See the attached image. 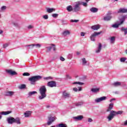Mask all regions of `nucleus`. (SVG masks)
<instances>
[{"label":"nucleus","instance_id":"16","mask_svg":"<svg viewBox=\"0 0 127 127\" xmlns=\"http://www.w3.org/2000/svg\"><path fill=\"white\" fill-rule=\"evenodd\" d=\"M70 32H69V30H65L62 33V35L63 36H68V35H69V34H70Z\"/></svg>","mask_w":127,"mask_h":127},{"label":"nucleus","instance_id":"17","mask_svg":"<svg viewBox=\"0 0 127 127\" xmlns=\"http://www.w3.org/2000/svg\"><path fill=\"white\" fill-rule=\"evenodd\" d=\"M14 94V92L13 91H7L6 92L5 95L7 97H11L13 96Z\"/></svg>","mask_w":127,"mask_h":127},{"label":"nucleus","instance_id":"7","mask_svg":"<svg viewBox=\"0 0 127 127\" xmlns=\"http://www.w3.org/2000/svg\"><path fill=\"white\" fill-rule=\"evenodd\" d=\"M80 4L77 2L73 6V12H78V11H80Z\"/></svg>","mask_w":127,"mask_h":127},{"label":"nucleus","instance_id":"52","mask_svg":"<svg viewBox=\"0 0 127 127\" xmlns=\"http://www.w3.org/2000/svg\"><path fill=\"white\" fill-rule=\"evenodd\" d=\"M85 34H86V33H84V32H81L80 33V36H85Z\"/></svg>","mask_w":127,"mask_h":127},{"label":"nucleus","instance_id":"8","mask_svg":"<svg viewBox=\"0 0 127 127\" xmlns=\"http://www.w3.org/2000/svg\"><path fill=\"white\" fill-rule=\"evenodd\" d=\"M51 45V46L46 48V49H47V52H50V51H51V49H53L54 51H56V48L55 47V45L52 44Z\"/></svg>","mask_w":127,"mask_h":127},{"label":"nucleus","instance_id":"25","mask_svg":"<svg viewBox=\"0 0 127 127\" xmlns=\"http://www.w3.org/2000/svg\"><path fill=\"white\" fill-rule=\"evenodd\" d=\"M121 85H122V83L119 81H117L113 83V86H114V87H120Z\"/></svg>","mask_w":127,"mask_h":127},{"label":"nucleus","instance_id":"57","mask_svg":"<svg viewBox=\"0 0 127 127\" xmlns=\"http://www.w3.org/2000/svg\"><path fill=\"white\" fill-rule=\"evenodd\" d=\"M113 101H116V99L113 98V99L110 100V102H113Z\"/></svg>","mask_w":127,"mask_h":127},{"label":"nucleus","instance_id":"53","mask_svg":"<svg viewBox=\"0 0 127 127\" xmlns=\"http://www.w3.org/2000/svg\"><path fill=\"white\" fill-rule=\"evenodd\" d=\"M7 46H8V44H5L4 45H3V48H6V47H7Z\"/></svg>","mask_w":127,"mask_h":127},{"label":"nucleus","instance_id":"33","mask_svg":"<svg viewBox=\"0 0 127 127\" xmlns=\"http://www.w3.org/2000/svg\"><path fill=\"white\" fill-rule=\"evenodd\" d=\"M35 94H37V92L36 91H31L28 93V96L30 97L32 96V95H35Z\"/></svg>","mask_w":127,"mask_h":127},{"label":"nucleus","instance_id":"62","mask_svg":"<svg viewBox=\"0 0 127 127\" xmlns=\"http://www.w3.org/2000/svg\"><path fill=\"white\" fill-rule=\"evenodd\" d=\"M46 108H50V105H47V106H46Z\"/></svg>","mask_w":127,"mask_h":127},{"label":"nucleus","instance_id":"6","mask_svg":"<svg viewBox=\"0 0 127 127\" xmlns=\"http://www.w3.org/2000/svg\"><path fill=\"white\" fill-rule=\"evenodd\" d=\"M102 31L100 32H95L94 33H93L91 36H90V39L91 41H95V38H96V37L97 36V35H100L101 33H102Z\"/></svg>","mask_w":127,"mask_h":127},{"label":"nucleus","instance_id":"18","mask_svg":"<svg viewBox=\"0 0 127 127\" xmlns=\"http://www.w3.org/2000/svg\"><path fill=\"white\" fill-rule=\"evenodd\" d=\"M91 29L93 30H98L100 29V25H95L91 27Z\"/></svg>","mask_w":127,"mask_h":127},{"label":"nucleus","instance_id":"30","mask_svg":"<svg viewBox=\"0 0 127 127\" xmlns=\"http://www.w3.org/2000/svg\"><path fill=\"white\" fill-rule=\"evenodd\" d=\"M91 91L92 93H98L100 91V88H92Z\"/></svg>","mask_w":127,"mask_h":127},{"label":"nucleus","instance_id":"48","mask_svg":"<svg viewBox=\"0 0 127 127\" xmlns=\"http://www.w3.org/2000/svg\"><path fill=\"white\" fill-rule=\"evenodd\" d=\"M52 123H53V122H52V121H49L48 120V121L47 122L48 126H50V125H51L52 124Z\"/></svg>","mask_w":127,"mask_h":127},{"label":"nucleus","instance_id":"50","mask_svg":"<svg viewBox=\"0 0 127 127\" xmlns=\"http://www.w3.org/2000/svg\"><path fill=\"white\" fill-rule=\"evenodd\" d=\"M66 78L67 79H71V76H70V75L69 74H66Z\"/></svg>","mask_w":127,"mask_h":127},{"label":"nucleus","instance_id":"55","mask_svg":"<svg viewBox=\"0 0 127 127\" xmlns=\"http://www.w3.org/2000/svg\"><path fill=\"white\" fill-rule=\"evenodd\" d=\"M124 126H127V120L124 122Z\"/></svg>","mask_w":127,"mask_h":127},{"label":"nucleus","instance_id":"38","mask_svg":"<svg viewBox=\"0 0 127 127\" xmlns=\"http://www.w3.org/2000/svg\"><path fill=\"white\" fill-rule=\"evenodd\" d=\"M82 65H86L87 64V61H86V59L83 58L82 59Z\"/></svg>","mask_w":127,"mask_h":127},{"label":"nucleus","instance_id":"15","mask_svg":"<svg viewBox=\"0 0 127 127\" xmlns=\"http://www.w3.org/2000/svg\"><path fill=\"white\" fill-rule=\"evenodd\" d=\"M117 12L118 13H126L127 12V9L125 8H120Z\"/></svg>","mask_w":127,"mask_h":127},{"label":"nucleus","instance_id":"10","mask_svg":"<svg viewBox=\"0 0 127 127\" xmlns=\"http://www.w3.org/2000/svg\"><path fill=\"white\" fill-rule=\"evenodd\" d=\"M105 100H107V97L103 96L95 99V103H100V102H103V101H105Z\"/></svg>","mask_w":127,"mask_h":127},{"label":"nucleus","instance_id":"45","mask_svg":"<svg viewBox=\"0 0 127 127\" xmlns=\"http://www.w3.org/2000/svg\"><path fill=\"white\" fill-rule=\"evenodd\" d=\"M43 18L44 19H48V15H44L43 16Z\"/></svg>","mask_w":127,"mask_h":127},{"label":"nucleus","instance_id":"26","mask_svg":"<svg viewBox=\"0 0 127 127\" xmlns=\"http://www.w3.org/2000/svg\"><path fill=\"white\" fill-rule=\"evenodd\" d=\"M53 11H55V9L49 7L47 8V12L49 13H51V12H53Z\"/></svg>","mask_w":127,"mask_h":127},{"label":"nucleus","instance_id":"3","mask_svg":"<svg viewBox=\"0 0 127 127\" xmlns=\"http://www.w3.org/2000/svg\"><path fill=\"white\" fill-rule=\"evenodd\" d=\"M7 122L10 125H12L14 123L17 124V125H20V119L18 117L16 119L13 117H9L7 119Z\"/></svg>","mask_w":127,"mask_h":127},{"label":"nucleus","instance_id":"61","mask_svg":"<svg viewBox=\"0 0 127 127\" xmlns=\"http://www.w3.org/2000/svg\"><path fill=\"white\" fill-rule=\"evenodd\" d=\"M76 54H77V55H80V52H77Z\"/></svg>","mask_w":127,"mask_h":127},{"label":"nucleus","instance_id":"27","mask_svg":"<svg viewBox=\"0 0 127 127\" xmlns=\"http://www.w3.org/2000/svg\"><path fill=\"white\" fill-rule=\"evenodd\" d=\"M121 31L124 32V35H127V28H125L124 27H122L121 28Z\"/></svg>","mask_w":127,"mask_h":127},{"label":"nucleus","instance_id":"34","mask_svg":"<svg viewBox=\"0 0 127 127\" xmlns=\"http://www.w3.org/2000/svg\"><path fill=\"white\" fill-rule=\"evenodd\" d=\"M25 88H26V85L25 84H21L20 86H19V89L20 90L25 89Z\"/></svg>","mask_w":127,"mask_h":127},{"label":"nucleus","instance_id":"13","mask_svg":"<svg viewBox=\"0 0 127 127\" xmlns=\"http://www.w3.org/2000/svg\"><path fill=\"white\" fill-rule=\"evenodd\" d=\"M112 16H111V15L108 14L106 16L104 17V20H105V21H110V20H111V19H112Z\"/></svg>","mask_w":127,"mask_h":127},{"label":"nucleus","instance_id":"21","mask_svg":"<svg viewBox=\"0 0 127 127\" xmlns=\"http://www.w3.org/2000/svg\"><path fill=\"white\" fill-rule=\"evenodd\" d=\"M9 114H11V111H2L0 112V115H3L4 116H6V115H9Z\"/></svg>","mask_w":127,"mask_h":127},{"label":"nucleus","instance_id":"56","mask_svg":"<svg viewBox=\"0 0 127 127\" xmlns=\"http://www.w3.org/2000/svg\"><path fill=\"white\" fill-rule=\"evenodd\" d=\"M14 2H19L20 0H14Z\"/></svg>","mask_w":127,"mask_h":127},{"label":"nucleus","instance_id":"19","mask_svg":"<svg viewBox=\"0 0 127 127\" xmlns=\"http://www.w3.org/2000/svg\"><path fill=\"white\" fill-rule=\"evenodd\" d=\"M90 10L91 12H93V13H95L96 12H98V10H99V9L95 7H92L90 8Z\"/></svg>","mask_w":127,"mask_h":127},{"label":"nucleus","instance_id":"20","mask_svg":"<svg viewBox=\"0 0 127 127\" xmlns=\"http://www.w3.org/2000/svg\"><path fill=\"white\" fill-rule=\"evenodd\" d=\"M66 10H67L68 12H71V11H73V12H74L73 8V6H72V5H69L67 6Z\"/></svg>","mask_w":127,"mask_h":127},{"label":"nucleus","instance_id":"24","mask_svg":"<svg viewBox=\"0 0 127 127\" xmlns=\"http://www.w3.org/2000/svg\"><path fill=\"white\" fill-rule=\"evenodd\" d=\"M28 46H31V47H34L35 46L36 48H40L41 47V45L38 44H32L29 45Z\"/></svg>","mask_w":127,"mask_h":127},{"label":"nucleus","instance_id":"36","mask_svg":"<svg viewBox=\"0 0 127 127\" xmlns=\"http://www.w3.org/2000/svg\"><path fill=\"white\" fill-rule=\"evenodd\" d=\"M74 85H80V86H82V85H84V83L80 82H74L73 83Z\"/></svg>","mask_w":127,"mask_h":127},{"label":"nucleus","instance_id":"14","mask_svg":"<svg viewBox=\"0 0 127 127\" xmlns=\"http://www.w3.org/2000/svg\"><path fill=\"white\" fill-rule=\"evenodd\" d=\"M74 121H82V119H84V117L82 115H79L76 117H73Z\"/></svg>","mask_w":127,"mask_h":127},{"label":"nucleus","instance_id":"43","mask_svg":"<svg viewBox=\"0 0 127 127\" xmlns=\"http://www.w3.org/2000/svg\"><path fill=\"white\" fill-rule=\"evenodd\" d=\"M53 17H54V18H56V17H58V14L54 13L52 14Z\"/></svg>","mask_w":127,"mask_h":127},{"label":"nucleus","instance_id":"32","mask_svg":"<svg viewBox=\"0 0 127 127\" xmlns=\"http://www.w3.org/2000/svg\"><path fill=\"white\" fill-rule=\"evenodd\" d=\"M12 24H13V25H14V26H15V27H17V28H20V27H19V25L18 24V23L15 22H12Z\"/></svg>","mask_w":127,"mask_h":127},{"label":"nucleus","instance_id":"5","mask_svg":"<svg viewBox=\"0 0 127 127\" xmlns=\"http://www.w3.org/2000/svg\"><path fill=\"white\" fill-rule=\"evenodd\" d=\"M126 18H127V15L123 16L122 18L120 19V22L119 23H115L112 25V27H113V28H119V25H121V24H123V23H124V22H125V20H126Z\"/></svg>","mask_w":127,"mask_h":127},{"label":"nucleus","instance_id":"54","mask_svg":"<svg viewBox=\"0 0 127 127\" xmlns=\"http://www.w3.org/2000/svg\"><path fill=\"white\" fill-rule=\"evenodd\" d=\"M33 28V27L32 26V25H29V26H28V27H27V28L28 29H32Z\"/></svg>","mask_w":127,"mask_h":127},{"label":"nucleus","instance_id":"28","mask_svg":"<svg viewBox=\"0 0 127 127\" xmlns=\"http://www.w3.org/2000/svg\"><path fill=\"white\" fill-rule=\"evenodd\" d=\"M102 50V44L99 43L98 48V49L96 51V53H100L101 52V50Z\"/></svg>","mask_w":127,"mask_h":127},{"label":"nucleus","instance_id":"49","mask_svg":"<svg viewBox=\"0 0 127 127\" xmlns=\"http://www.w3.org/2000/svg\"><path fill=\"white\" fill-rule=\"evenodd\" d=\"M65 60V58H64L63 57H60V61H64Z\"/></svg>","mask_w":127,"mask_h":127},{"label":"nucleus","instance_id":"23","mask_svg":"<svg viewBox=\"0 0 127 127\" xmlns=\"http://www.w3.org/2000/svg\"><path fill=\"white\" fill-rule=\"evenodd\" d=\"M113 108H114V103H110L106 112H111V110H113Z\"/></svg>","mask_w":127,"mask_h":127},{"label":"nucleus","instance_id":"4","mask_svg":"<svg viewBox=\"0 0 127 127\" xmlns=\"http://www.w3.org/2000/svg\"><path fill=\"white\" fill-rule=\"evenodd\" d=\"M41 79H42V76L40 75H35L30 77L29 81L31 82V85H35V82H37V81H39V80H41Z\"/></svg>","mask_w":127,"mask_h":127},{"label":"nucleus","instance_id":"40","mask_svg":"<svg viewBox=\"0 0 127 127\" xmlns=\"http://www.w3.org/2000/svg\"><path fill=\"white\" fill-rule=\"evenodd\" d=\"M83 105V102H78L75 104L76 107H80V106H82Z\"/></svg>","mask_w":127,"mask_h":127},{"label":"nucleus","instance_id":"46","mask_svg":"<svg viewBox=\"0 0 127 127\" xmlns=\"http://www.w3.org/2000/svg\"><path fill=\"white\" fill-rule=\"evenodd\" d=\"M30 74L28 72H24L23 73V76H29Z\"/></svg>","mask_w":127,"mask_h":127},{"label":"nucleus","instance_id":"37","mask_svg":"<svg viewBox=\"0 0 127 127\" xmlns=\"http://www.w3.org/2000/svg\"><path fill=\"white\" fill-rule=\"evenodd\" d=\"M48 121L53 123V122L55 121V119L54 118V117H49Z\"/></svg>","mask_w":127,"mask_h":127},{"label":"nucleus","instance_id":"42","mask_svg":"<svg viewBox=\"0 0 127 127\" xmlns=\"http://www.w3.org/2000/svg\"><path fill=\"white\" fill-rule=\"evenodd\" d=\"M0 9L2 11H3L4 10H5L6 9V6H2L1 7Z\"/></svg>","mask_w":127,"mask_h":127},{"label":"nucleus","instance_id":"11","mask_svg":"<svg viewBox=\"0 0 127 127\" xmlns=\"http://www.w3.org/2000/svg\"><path fill=\"white\" fill-rule=\"evenodd\" d=\"M6 72L8 73V74L11 75V76H15L17 75V72H16L15 71H13L11 69L7 70Z\"/></svg>","mask_w":127,"mask_h":127},{"label":"nucleus","instance_id":"1","mask_svg":"<svg viewBox=\"0 0 127 127\" xmlns=\"http://www.w3.org/2000/svg\"><path fill=\"white\" fill-rule=\"evenodd\" d=\"M47 92V89H46V86H45V85L41 86L39 89V93L41 95L38 97L39 100H43V99H45V97L47 96V95H46Z\"/></svg>","mask_w":127,"mask_h":127},{"label":"nucleus","instance_id":"47","mask_svg":"<svg viewBox=\"0 0 127 127\" xmlns=\"http://www.w3.org/2000/svg\"><path fill=\"white\" fill-rule=\"evenodd\" d=\"M70 22H79V20H70Z\"/></svg>","mask_w":127,"mask_h":127},{"label":"nucleus","instance_id":"22","mask_svg":"<svg viewBox=\"0 0 127 127\" xmlns=\"http://www.w3.org/2000/svg\"><path fill=\"white\" fill-rule=\"evenodd\" d=\"M32 113V112L31 111H27L24 113V117L25 118H28L30 115Z\"/></svg>","mask_w":127,"mask_h":127},{"label":"nucleus","instance_id":"58","mask_svg":"<svg viewBox=\"0 0 127 127\" xmlns=\"http://www.w3.org/2000/svg\"><path fill=\"white\" fill-rule=\"evenodd\" d=\"M62 24H66V23H65V21H64V20H62Z\"/></svg>","mask_w":127,"mask_h":127},{"label":"nucleus","instance_id":"60","mask_svg":"<svg viewBox=\"0 0 127 127\" xmlns=\"http://www.w3.org/2000/svg\"><path fill=\"white\" fill-rule=\"evenodd\" d=\"M27 47H29V49H31V48H33V47H31V46H27Z\"/></svg>","mask_w":127,"mask_h":127},{"label":"nucleus","instance_id":"31","mask_svg":"<svg viewBox=\"0 0 127 127\" xmlns=\"http://www.w3.org/2000/svg\"><path fill=\"white\" fill-rule=\"evenodd\" d=\"M57 127H67V125L64 123H61L57 126Z\"/></svg>","mask_w":127,"mask_h":127},{"label":"nucleus","instance_id":"41","mask_svg":"<svg viewBox=\"0 0 127 127\" xmlns=\"http://www.w3.org/2000/svg\"><path fill=\"white\" fill-rule=\"evenodd\" d=\"M127 60L126 58H122L120 59L121 62H125Z\"/></svg>","mask_w":127,"mask_h":127},{"label":"nucleus","instance_id":"9","mask_svg":"<svg viewBox=\"0 0 127 127\" xmlns=\"http://www.w3.org/2000/svg\"><path fill=\"white\" fill-rule=\"evenodd\" d=\"M47 86L50 87V88H53V87H56V82L54 81H49L47 83Z\"/></svg>","mask_w":127,"mask_h":127},{"label":"nucleus","instance_id":"63","mask_svg":"<svg viewBox=\"0 0 127 127\" xmlns=\"http://www.w3.org/2000/svg\"><path fill=\"white\" fill-rule=\"evenodd\" d=\"M1 118H2V117L0 115V120H1Z\"/></svg>","mask_w":127,"mask_h":127},{"label":"nucleus","instance_id":"29","mask_svg":"<svg viewBox=\"0 0 127 127\" xmlns=\"http://www.w3.org/2000/svg\"><path fill=\"white\" fill-rule=\"evenodd\" d=\"M115 41H116V37L115 36L111 37L110 38V43L111 44H114Z\"/></svg>","mask_w":127,"mask_h":127},{"label":"nucleus","instance_id":"51","mask_svg":"<svg viewBox=\"0 0 127 127\" xmlns=\"http://www.w3.org/2000/svg\"><path fill=\"white\" fill-rule=\"evenodd\" d=\"M88 123H92V122H93V119L91 118H88Z\"/></svg>","mask_w":127,"mask_h":127},{"label":"nucleus","instance_id":"44","mask_svg":"<svg viewBox=\"0 0 127 127\" xmlns=\"http://www.w3.org/2000/svg\"><path fill=\"white\" fill-rule=\"evenodd\" d=\"M50 79H52V77L51 76H48L46 77H44V80H49Z\"/></svg>","mask_w":127,"mask_h":127},{"label":"nucleus","instance_id":"35","mask_svg":"<svg viewBox=\"0 0 127 127\" xmlns=\"http://www.w3.org/2000/svg\"><path fill=\"white\" fill-rule=\"evenodd\" d=\"M73 91H74V92H78V88H77L76 87H74L73 88ZM78 91H82V88L79 87Z\"/></svg>","mask_w":127,"mask_h":127},{"label":"nucleus","instance_id":"12","mask_svg":"<svg viewBox=\"0 0 127 127\" xmlns=\"http://www.w3.org/2000/svg\"><path fill=\"white\" fill-rule=\"evenodd\" d=\"M63 97L64 99H68V98H70V93L67 92L66 91H64L63 92Z\"/></svg>","mask_w":127,"mask_h":127},{"label":"nucleus","instance_id":"2","mask_svg":"<svg viewBox=\"0 0 127 127\" xmlns=\"http://www.w3.org/2000/svg\"><path fill=\"white\" fill-rule=\"evenodd\" d=\"M124 111H118L116 112L114 110H112L110 111V114L107 117V119L108 120L109 122H111V121H112V120H113L117 115H122Z\"/></svg>","mask_w":127,"mask_h":127},{"label":"nucleus","instance_id":"39","mask_svg":"<svg viewBox=\"0 0 127 127\" xmlns=\"http://www.w3.org/2000/svg\"><path fill=\"white\" fill-rule=\"evenodd\" d=\"M79 4H82L84 6H87V3L83 1H78Z\"/></svg>","mask_w":127,"mask_h":127},{"label":"nucleus","instance_id":"59","mask_svg":"<svg viewBox=\"0 0 127 127\" xmlns=\"http://www.w3.org/2000/svg\"><path fill=\"white\" fill-rule=\"evenodd\" d=\"M1 33H3V31L0 30V34H1Z\"/></svg>","mask_w":127,"mask_h":127},{"label":"nucleus","instance_id":"64","mask_svg":"<svg viewBox=\"0 0 127 127\" xmlns=\"http://www.w3.org/2000/svg\"><path fill=\"white\" fill-rule=\"evenodd\" d=\"M1 11H2L1 10V9H0V12H1Z\"/></svg>","mask_w":127,"mask_h":127}]
</instances>
